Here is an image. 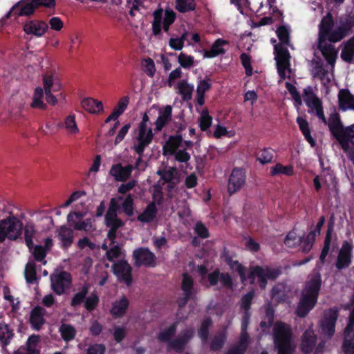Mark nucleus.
I'll return each mask as SVG.
<instances>
[{
  "instance_id": "obj_1",
  "label": "nucleus",
  "mask_w": 354,
  "mask_h": 354,
  "mask_svg": "<svg viewBox=\"0 0 354 354\" xmlns=\"http://www.w3.org/2000/svg\"><path fill=\"white\" fill-rule=\"evenodd\" d=\"M322 283V277L319 272H315L308 276L296 309V313L299 317H306L313 308L317 303Z\"/></svg>"
},
{
  "instance_id": "obj_2",
  "label": "nucleus",
  "mask_w": 354,
  "mask_h": 354,
  "mask_svg": "<svg viewBox=\"0 0 354 354\" xmlns=\"http://www.w3.org/2000/svg\"><path fill=\"white\" fill-rule=\"evenodd\" d=\"M192 142L183 140L179 134L171 136L163 146L164 154H174L175 159L181 162H185L190 158V156L185 151V147L191 146Z\"/></svg>"
},
{
  "instance_id": "obj_3",
  "label": "nucleus",
  "mask_w": 354,
  "mask_h": 354,
  "mask_svg": "<svg viewBox=\"0 0 354 354\" xmlns=\"http://www.w3.org/2000/svg\"><path fill=\"white\" fill-rule=\"evenodd\" d=\"M274 341L278 354H291L295 347L291 344V330L288 325L277 322L273 328Z\"/></svg>"
},
{
  "instance_id": "obj_4",
  "label": "nucleus",
  "mask_w": 354,
  "mask_h": 354,
  "mask_svg": "<svg viewBox=\"0 0 354 354\" xmlns=\"http://www.w3.org/2000/svg\"><path fill=\"white\" fill-rule=\"evenodd\" d=\"M22 222L14 216H8L0 221V242H3L6 238L15 241L21 235Z\"/></svg>"
},
{
  "instance_id": "obj_5",
  "label": "nucleus",
  "mask_w": 354,
  "mask_h": 354,
  "mask_svg": "<svg viewBox=\"0 0 354 354\" xmlns=\"http://www.w3.org/2000/svg\"><path fill=\"white\" fill-rule=\"evenodd\" d=\"M122 196L117 198L111 199L109 207L105 216V222L107 227L110 228L108 233V238L114 243V239L116 237V230L123 225L121 220L117 218V211L118 209V202L122 201Z\"/></svg>"
},
{
  "instance_id": "obj_6",
  "label": "nucleus",
  "mask_w": 354,
  "mask_h": 354,
  "mask_svg": "<svg viewBox=\"0 0 354 354\" xmlns=\"http://www.w3.org/2000/svg\"><path fill=\"white\" fill-rule=\"evenodd\" d=\"M338 315V310L336 308H328L324 311L322 317L319 322V334L323 338L330 339L334 335Z\"/></svg>"
},
{
  "instance_id": "obj_7",
  "label": "nucleus",
  "mask_w": 354,
  "mask_h": 354,
  "mask_svg": "<svg viewBox=\"0 0 354 354\" xmlns=\"http://www.w3.org/2000/svg\"><path fill=\"white\" fill-rule=\"evenodd\" d=\"M129 103V96L122 97L113 108L111 115L106 118L103 127H109L108 133H115L118 127L120 125L118 118L125 111Z\"/></svg>"
},
{
  "instance_id": "obj_8",
  "label": "nucleus",
  "mask_w": 354,
  "mask_h": 354,
  "mask_svg": "<svg viewBox=\"0 0 354 354\" xmlns=\"http://www.w3.org/2000/svg\"><path fill=\"white\" fill-rule=\"evenodd\" d=\"M50 281L53 291L61 295L71 286V276L67 272L55 270L50 276Z\"/></svg>"
},
{
  "instance_id": "obj_9",
  "label": "nucleus",
  "mask_w": 354,
  "mask_h": 354,
  "mask_svg": "<svg viewBox=\"0 0 354 354\" xmlns=\"http://www.w3.org/2000/svg\"><path fill=\"white\" fill-rule=\"evenodd\" d=\"M335 26V21L331 12H328L325 16H324L318 26V40L320 42H326L328 41L330 43H335V41H333L330 39L331 35L333 34V27Z\"/></svg>"
},
{
  "instance_id": "obj_10",
  "label": "nucleus",
  "mask_w": 354,
  "mask_h": 354,
  "mask_svg": "<svg viewBox=\"0 0 354 354\" xmlns=\"http://www.w3.org/2000/svg\"><path fill=\"white\" fill-rule=\"evenodd\" d=\"M194 335V328L186 327L174 339L169 342V348L175 350L176 352H182Z\"/></svg>"
},
{
  "instance_id": "obj_11",
  "label": "nucleus",
  "mask_w": 354,
  "mask_h": 354,
  "mask_svg": "<svg viewBox=\"0 0 354 354\" xmlns=\"http://www.w3.org/2000/svg\"><path fill=\"white\" fill-rule=\"evenodd\" d=\"M352 243L346 241H344L339 251L335 263L337 270L340 271L350 266L352 260Z\"/></svg>"
},
{
  "instance_id": "obj_12",
  "label": "nucleus",
  "mask_w": 354,
  "mask_h": 354,
  "mask_svg": "<svg viewBox=\"0 0 354 354\" xmlns=\"http://www.w3.org/2000/svg\"><path fill=\"white\" fill-rule=\"evenodd\" d=\"M343 348L347 354L354 353V308L350 313L348 323L344 330Z\"/></svg>"
},
{
  "instance_id": "obj_13",
  "label": "nucleus",
  "mask_w": 354,
  "mask_h": 354,
  "mask_svg": "<svg viewBox=\"0 0 354 354\" xmlns=\"http://www.w3.org/2000/svg\"><path fill=\"white\" fill-rule=\"evenodd\" d=\"M133 257L135 260L136 266H153L155 265L156 257L147 248H140L135 250L133 252Z\"/></svg>"
},
{
  "instance_id": "obj_14",
  "label": "nucleus",
  "mask_w": 354,
  "mask_h": 354,
  "mask_svg": "<svg viewBox=\"0 0 354 354\" xmlns=\"http://www.w3.org/2000/svg\"><path fill=\"white\" fill-rule=\"evenodd\" d=\"M354 27V17H349L344 21H340V25L334 28L330 39L335 43L342 41L352 32Z\"/></svg>"
},
{
  "instance_id": "obj_15",
  "label": "nucleus",
  "mask_w": 354,
  "mask_h": 354,
  "mask_svg": "<svg viewBox=\"0 0 354 354\" xmlns=\"http://www.w3.org/2000/svg\"><path fill=\"white\" fill-rule=\"evenodd\" d=\"M48 25L41 20L32 19L26 21L23 30L27 35H32L37 37H42L48 30Z\"/></svg>"
},
{
  "instance_id": "obj_16",
  "label": "nucleus",
  "mask_w": 354,
  "mask_h": 354,
  "mask_svg": "<svg viewBox=\"0 0 354 354\" xmlns=\"http://www.w3.org/2000/svg\"><path fill=\"white\" fill-rule=\"evenodd\" d=\"M114 274L120 281H124L127 286L131 283V268L124 260L115 262L112 266Z\"/></svg>"
},
{
  "instance_id": "obj_17",
  "label": "nucleus",
  "mask_w": 354,
  "mask_h": 354,
  "mask_svg": "<svg viewBox=\"0 0 354 354\" xmlns=\"http://www.w3.org/2000/svg\"><path fill=\"white\" fill-rule=\"evenodd\" d=\"M245 183V174L242 169H234L228 181L227 189L230 194L239 190Z\"/></svg>"
},
{
  "instance_id": "obj_18",
  "label": "nucleus",
  "mask_w": 354,
  "mask_h": 354,
  "mask_svg": "<svg viewBox=\"0 0 354 354\" xmlns=\"http://www.w3.org/2000/svg\"><path fill=\"white\" fill-rule=\"evenodd\" d=\"M313 324L301 336L300 348L304 353H311L316 346L317 337L313 329Z\"/></svg>"
},
{
  "instance_id": "obj_19",
  "label": "nucleus",
  "mask_w": 354,
  "mask_h": 354,
  "mask_svg": "<svg viewBox=\"0 0 354 354\" xmlns=\"http://www.w3.org/2000/svg\"><path fill=\"white\" fill-rule=\"evenodd\" d=\"M326 124L330 133H354V124L344 127L340 120L339 115L337 113L330 115Z\"/></svg>"
},
{
  "instance_id": "obj_20",
  "label": "nucleus",
  "mask_w": 354,
  "mask_h": 354,
  "mask_svg": "<svg viewBox=\"0 0 354 354\" xmlns=\"http://www.w3.org/2000/svg\"><path fill=\"white\" fill-rule=\"evenodd\" d=\"M172 118V107L170 105H167L163 108L158 109V118L154 120V131H161L162 129L171 122Z\"/></svg>"
},
{
  "instance_id": "obj_21",
  "label": "nucleus",
  "mask_w": 354,
  "mask_h": 354,
  "mask_svg": "<svg viewBox=\"0 0 354 354\" xmlns=\"http://www.w3.org/2000/svg\"><path fill=\"white\" fill-rule=\"evenodd\" d=\"M36 9L34 0H20L12 6V10H17V17H30Z\"/></svg>"
},
{
  "instance_id": "obj_22",
  "label": "nucleus",
  "mask_w": 354,
  "mask_h": 354,
  "mask_svg": "<svg viewBox=\"0 0 354 354\" xmlns=\"http://www.w3.org/2000/svg\"><path fill=\"white\" fill-rule=\"evenodd\" d=\"M274 50L277 66H289L290 55L287 48L281 44H275Z\"/></svg>"
},
{
  "instance_id": "obj_23",
  "label": "nucleus",
  "mask_w": 354,
  "mask_h": 354,
  "mask_svg": "<svg viewBox=\"0 0 354 354\" xmlns=\"http://www.w3.org/2000/svg\"><path fill=\"white\" fill-rule=\"evenodd\" d=\"M317 48L321 51L322 55L329 64H334L337 58V52L332 44L326 42L317 41Z\"/></svg>"
},
{
  "instance_id": "obj_24",
  "label": "nucleus",
  "mask_w": 354,
  "mask_h": 354,
  "mask_svg": "<svg viewBox=\"0 0 354 354\" xmlns=\"http://www.w3.org/2000/svg\"><path fill=\"white\" fill-rule=\"evenodd\" d=\"M339 107L342 111L352 109L354 105V95L348 89L343 88L338 93Z\"/></svg>"
},
{
  "instance_id": "obj_25",
  "label": "nucleus",
  "mask_w": 354,
  "mask_h": 354,
  "mask_svg": "<svg viewBox=\"0 0 354 354\" xmlns=\"http://www.w3.org/2000/svg\"><path fill=\"white\" fill-rule=\"evenodd\" d=\"M153 138V134H136L133 138V149L142 156L145 148L149 145Z\"/></svg>"
},
{
  "instance_id": "obj_26",
  "label": "nucleus",
  "mask_w": 354,
  "mask_h": 354,
  "mask_svg": "<svg viewBox=\"0 0 354 354\" xmlns=\"http://www.w3.org/2000/svg\"><path fill=\"white\" fill-rule=\"evenodd\" d=\"M133 167L128 165L127 167H122L120 164L112 166L110 170V174L113 176L118 181H124L127 180L131 174Z\"/></svg>"
},
{
  "instance_id": "obj_27",
  "label": "nucleus",
  "mask_w": 354,
  "mask_h": 354,
  "mask_svg": "<svg viewBox=\"0 0 354 354\" xmlns=\"http://www.w3.org/2000/svg\"><path fill=\"white\" fill-rule=\"evenodd\" d=\"M81 105L84 110L93 114L100 113L104 110L102 102L92 97L84 98L81 102Z\"/></svg>"
},
{
  "instance_id": "obj_28",
  "label": "nucleus",
  "mask_w": 354,
  "mask_h": 354,
  "mask_svg": "<svg viewBox=\"0 0 354 354\" xmlns=\"http://www.w3.org/2000/svg\"><path fill=\"white\" fill-rule=\"evenodd\" d=\"M129 305V301L128 299L123 296L113 303L110 313L114 317H120L126 313Z\"/></svg>"
},
{
  "instance_id": "obj_29",
  "label": "nucleus",
  "mask_w": 354,
  "mask_h": 354,
  "mask_svg": "<svg viewBox=\"0 0 354 354\" xmlns=\"http://www.w3.org/2000/svg\"><path fill=\"white\" fill-rule=\"evenodd\" d=\"M153 109H150L143 114L142 121L138 126V133H153L154 126V118H151Z\"/></svg>"
},
{
  "instance_id": "obj_30",
  "label": "nucleus",
  "mask_w": 354,
  "mask_h": 354,
  "mask_svg": "<svg viewBox=\"0 0 354 354\" xmlns=\"http://www.w3.org/2000/svg\"><path fill=\"white\" fill-rule=\"evenodd\" d=\"M308 113H314L322 122L326 124L327 120L324 115L322 101L319 98H315L308 104Z\"/></svg>"
},
{
  "instance_id": "obj_31",
  "label": "nucleus",
  "mask_w": 354,
  "mask_h": 354,
  "mask_svg": "<svg viewBox=\"0 0 354 354\" xmlns=\"http://www.w3.org/2000/svg\"><path fill=\"white\" fill-rule=\"evenodd\" d=\"M227 44V41L223 39H217L212 44L211 48L204 52V57L213 58L216 57L219 55H223L225 53V50L223 46Z\"/></svg>"
},
{
  "instance_id": "obj_32",
  "label": "nucleus",
  "mask_w": 354,
  "mask_h": 354,
  "mask_svg": "<svg viewBox=\"0 0 354 354\" xmlns=\"http://www.w3.org/2000/svg\"><path fill=\"white\" fill-rule=\"evenodd\" d=\"M46 310L40 307H35L30 314V323L33 328L36 330H39L44 323V315Z\"/></svg>"
},
{
  "instance_id": "obj_33",
  "label": "nucleus",
  "mask_w": 354,
  "mask_h": 354,
  "mask_svg": "<svg viewBox=\"0 0 354 354\" xmlns=\"http://www.w3.org/2000/svg\"><path fill=\"white\" fill-rule=\"evenodd\" d=\"M341 58L347 63H351L354 58V35L346 41L341 52Z\"/></svg>"
},
{
  "instance_id": "obj_34",
  "label": "nucleus",
  "mask_w": 354,
  "mask_h": 354,
  "mask_svg": "<svg viewBox=\"0 0 354 354\" xmlns=\"http://www.w3.org/2000/svg\"><path fill=\"white\" fill-rule=\"evenodd\" d=\"M249 342H247V337L245 334L240 335L239 342L231 346L225 354H244L246 351Z\"/></svg>"
},
{
  "instance_id": "obj_35",
  "label": "nucleus",
  "mask_w": 354,
  "mask_h": 354,
  "mask_svg": "<svg viewBox=\"0 0 354 354\" xmlns=\"http://www.w3.org/2000/svg\"><path fill=\"white\" fill-rule=\"evenodd\" d=\"M333 215L330 217V222L328 223V229L327 234L326 236L325 241H324V248L322 250V252H321V254L319 257V261L322 264L324 263L325 259H326V256L328 255L329 250H330L331 232L333 231Z\"/></svg>"
},
{
  "instance_id": "obj_36",
  "label": "nucleus",
  "mask_w": 354,
  "mask_h": 354,
  "mask_svg": "<svg viewBox=\"0 0 354 354\" xmlns=\"http://www.w3.org/2000/svg\"><path fill=\"white\" fill-rule=\"evenodd\" d=\"M58 238L62 242L63 247L68 248L73 241V230L66 226H62L58 231Z\"/></svg>"
},
{
  "instance_id": "obj_37",
  "label": "nucleus",
  "mask_w": 354,
  "mask_h": 354,
  "mask_svg": "<svg viewBox=\"0 0 354 354\" xmlns=\"http://www.w3.org/2000/svg\"><path fill=\"white\" fill-rule=\"evenodd\" d=\"M222 257L231 268L236 270L239 272L241 279L243 281L245 280V268L237 261L232 260L227 250H224Z\"/></svg>"
},
{
  "instance_id": "obj_38",
  "label": "nucleus",
  "mask_w": 354,
  "mask_h": 354,
  "mask_svg": "<svg viewBox=\"0 0 354 354\" xmlns=\"http://www.w3.org/2000/svg\"><path fill=\"white\" fill-rule=\"evenodd\" d=\"M157 208L154 203H151L142 214L138 216V220L143 223L152 221L156 216Z\"/></svg>"
},
{
  "instance_id": "obj_39",
  "label": "nucleus",
  "mask_w": 354,
  "mask_h": 354,
  "mask_svg": "<svg viewBox=\"0 0 354 354\" xmlns=\"http://www.w3.org/2000/svg\"><path fill=\"white\" fill-rule=\"evenodd\" d=\"M175 4L176 9L181 13L194 11L196 7L194 0H176Z\"/></svg>"
},
{
  "instance_id": "obj_40",
  "label": "nucleus",
  "mask_w": 354,
  "mask_h": 354,
  "mask_svg": "<svg viewBox=\"0 0 354 354\" xmlns=\"http://www.w3.org/2000/svg\"><path fill=\"white\" fill-rule=\"evenodd\" d=\"M179 94L181 95L184 101H188L192 99L194 86L187 83L186 80H182L178 86Z\"/></svg>"
},
{
  "instance_id": "obj_41",
  "label": "nucleus",
  "mask_w": 354,
  "mask_h": 354,
  "mask_svg": "<svg viewBox=\"0 0 354 354\" xmlns=\"http://www.w3.org/2000/svg\"><path fill=\"white\" fill-rule=\"evenodd\" d=\"M162 10L158 9L153 12V21L152 22V32L156 37L161 35Z\"/></svg>"
},
{
  "instance_id": "obj_42",
  "label": "nucleus",
  "mask_w": 354,
  "mask_h": 354,
  "mask_svg": "<svg viewBox=\"0 0 354 354\" xmlns=\"http://www.w3.org/2000/svg\"><path fill=\"white\" fill-rule=\"evenodd\" d=\"M251 277H257L259 279L260 286L261 288H265L266 286V268H263L259 266H256L252 268L251 273Z\"/></svg>"
},
{
  "instance_id": "obj_43",
  "label": "nucleus",
  "mask_w": 354,
  "mask_h": 354,
  "mask_svg": "<svg viewBox=\"0 0 354 354\" xmlns=\"http://www.w3.org/2000/svg\"><path fill=\"white\" fill-rule=\"evenodd\" d=\"M13 335L12 330L10 329L7 324H0V341L3 346H6L10 343Z\"/></svg>"
},
{
  "instance_id": "obj_44",
  "label": "nucleus",
  "mask_w": 354,
  "mask_h": 354,
  "mask_svg": "<svg viewBox=\"0 0 354 354\" xmlns=\"http://www.w3.org/2000/svg\"><path fill=\"white\" fill-rule=\"evenodd\" d=\"M276 34L280 41L279 44L283 46H288L290 44V31L286 26H279L276 30Z\"/></svg>"
},
{
  "instance_id": "obj_45",
  "label": "nucleus",
  "mask_w": 354,
  "mask_h": 354,
  "mask_svg": "<svg viewBox=\"0 0 354 354\" xmlns=\"http://www.w3.org/2000/svg\"><path fill=\"white\" fill-rule=\"evenodd\" d=\"M344 151H348L349 142L354 146V134H333Z\"/></svg>"
},
{
  "instance_id": "obj_46",
  "label": "nucleus",
  "mask_w": 354,
  "mask_h": 354,
  "mask_svg": "<svg viewBox=\"0 0 354 354\" xmlns=\"http://www.w3.org/2000/svg\"><path fill=\"white\" fill-rule=\"evenodd\" d=\"M182 290L184 292V295H186V297H192L194 293L193 280L187 274H183Z\"/></svg>"
},
{
  "instance_id": "obj_47",
  "label": "nucleus",
  "mask_w": 354,
  "mask_h": 354,
  "mask_svg": "<svg viewBox=\"0 0 354 354\" xmlns=\"http://www.w3.org/2000/svg\"><path fill=\"white\" fill-rule=\"evenodd\" d=\"M59 331L62 338L66 341H69L75 337L76 330L72 326L69 324H62L60 326Z\"/></svg>"
},
{
  "instance_id": "obj_48",
  "label": "nucleus",
  "mask_w": 354,
  "mask_h": 354,
  "mask_svg": "<svg viewBox=\"0 0 354 354\" xmlns=\"http://www.w3.org/2000/svg\"><path fill=\"white\" fill-rule=\"evenodd\" d=\"M177 322L174 323L167 329L162 331L158 335V339L161 342H168L169 343L171 338L174 335L176 331Z\"/></svg>"
},
{
  "instance_id": "obj_49",
  "label": "nucleus",
  "mask_w": 354,
  "mask_h": 354,
  "mask_svg": "<svg viewBox=\"0 0 354 354\" xmlns=\"http://www.w3.org/2000/svg\"><path fill=\"white\" fill-rule=\"evenodd\" d=\"M226 339V333L221 332L218 335H216L211 344V349L213 351L220 350L224 345Z\"/></svg>"
},
{
  "instance_id": "obj_50",
  "label": "nucleus",
  "mask_w": 354,
  "mask_h": 354,
  "mask_svg": "<svg viewBox=\"0 0 354 354\" xmlns=\"http://www.w3.org/2000/svg\"><path fill=\"white\" fill-rule=\"evenodd\" d=\"M293 173L292 167L291 166H283L281 164H277L275 166L271 168V174L275 176L277 174H285L290 176Z\"/></svg>"
},
{
  "instance_id": "obj_51",
  "label": "nucleus",
  "mask_w": 354,
  "mask_h": 354,
  "mask_svg": "<svg viewBox=\"0 0 354 354\" xmlns=\"http://www.w3.org/2000/svg\"><path fill=\"white\" fill-rule=\"evenodd\" d=\"M178 62L184 68H189L194 64V57L185 53H180L178 57Z\"/></svg>"
},
{
  "instance_id": "obj_52",
  "label": "nucleus",
  "mask_w": 354,
  "mask_h": 354,
  "mask_svg": "<svg viewBox=\"0 0 354 354\" xmlns=\"http://www.w3.org/2000/svg\"><path fill=\"white\" fill-rule=\"evenodd\" d=\"M315 232L312 231L308 234L306 238H305L304 240L301 239V241L299 243H301L302 244V252H308L311 250L315 240Z\"/></svg>"
},
{
  "instance_id": "obj_53",
  "label": "nucleus",
  "mask_w": 354,
  "mask_h": 354,
  "mask_svg": "<svg viewBox=\"0 0 354 354\" xmlns=\"http://www.w3.org/2000/svg\"><path fill=\"white\" fill-rule=\"evenodd\" d=\"M35 234V227L32 224L28 223L24 227L25 241L27 246L30 248L32 246V238Z\"/></svg>"
},
{
  "instance_id": "obj_54",
  "label": "nucleus",
  "mask_w": 354,
  "mask_h": 354,
  "mask_svg": "<svg viewBox=\"0 0 354 354\" xmlns=\"http://www.w3.org/2000/svg\"><path fill=\"white\" fill-rule=\"evenodd\" d=\"M212 118L207 112H203L199 118L198 123L201 130L206 131L212 124Z\"/></svg>"
},
{
  "instance_id": "obj_55",
  "label": "nucleus",
  "mask_w": 354,
  "mask_h": 354,
  "mask_svg": "<svg viewBox=\"0 0 354 354\" xmlns=\"http://www.w3.org/2000/svg\"><path fill=\"white\" fill-rule=\"evenodd\" d=\"M25 277L28 283H32L37 279L35 266L32 263H28L25 268Z\"/></svg>"
},
{
  "instance_id": "obj_56",
  "label": "nucleus",
  "mask_w": 354,
  "mask_h": 354,
  "mask_svg": "<svg viewBox=\"0 0 354 354\" xmlns=\"http://www.w3.org/2000/svg\"><path fill=\"white\" fill-rule=\"evenodd\" d=\"M176 173L177 171L175 167H169L168 169L158 170L157 171V174L160 176L162 180H163L164 182H171L174 179Z\"/></svg>"
},
{
  "instance_id": "obj_57",
  "label": "nucleus",
  "mask_w": 354,
  "mask_h": 354,
  "mask_svg": "<svg viewBox=\"0 0 354 354\" xmlns=\"http://www.w3.org/2000/svg\"><path fill=\"white\" fill-rule=\"evenodd\" d=\"M274 151L271 149H263L261 153L258 156L257 160L264 165L270 162L273 158Z\"/></svg>"
},
{
  "instance_id": "obj_58",
  "label": "nucleus",
  "mask_w": 354,
  "mask_h": 354,
  "mask_svg": "<svg viewBox=\"0 0 354 354\" xmlns=\"http://www.w3.org/2000/svg\"><path fill=\"white\" fill-rule=\"evenodd\" d=\"M142 66L144 67V71L146 73V74L151 77H153L156 72L153 60L151 58L145 59L142 62Z\"/></svg>"
},
{
  "instance_id": "obj_59",
  "label": "nucleus",
  "mask_w": 354,
  "mask_h": 354,
  "mask_svg": "<svg viewBox=\"0 0 354 354\" xmlns=\"http://www.w3.org/2000/svg\"><path fill=\"white\" fill-rule=\"evenodd\" d=\"M133 198L130 194H129L124 200L122 204L124 212L129 216H132L133 214Z\"/></svg>"
},
{
  "instance_id": "obj_60",
  "label": "nucleus",
  "mask_w": 354,
  "mask_h": 354,
  "mask_svg": "<svg viewBox=\"0 0 354 354\" xmlns=\"http://www.w3.org/2000/svg\"><path fill=\"white\" fill-rule=\"evenodd\" d=\"M285 292V286L283 284H277L271 290V296L272 299H276L277 301L283 299Z\"/></svg>"
},
{
  "instance_id": "obj_61",
  "label": "nucleus",
  "mask_w": 354,
  "mask_h": 354,
  "mask_svg": "<svg viewBox=\"0 0 354 354\" xmlns=\"http://www.w3.org/2000/svg\"><path fill=\"white\" fill-rule=\"evenodd\" d=\"M301 241V238H297V234L294 232H290L286 237L284 243L289 248H295L299 242Z\"/></svg>"
},
{
  "instance_id": "obj_62",
  "label": "nucleus",
  "mask_w": 354,
  "mask_h": 354,
  "mask_svg": "<svg viewBox=\"0 0 354 354\" xmlns=\"http://www.w3.org/2000/svg\"><path fill=\"white\" fill-rule=\"evenodd\" d=\"M74 229L76 230H83L85 232L91 231L93 229L91 219L87 218L84 221L75 223L74 225Z\"/></svg>"
},
{
  "instance_id": "obj_63",
  "label": "nucleus",
  "mask_w": 354,
  "mask_h": 354,
  "mask_svg": "<svg viewBox=\"0 0 354 354\" xmlns=\"http://www.w3.org/2000/svg\"><path fill=\"white\" fill-rule=\"evenodd\" d=\"M318 97L314 93L312 86H308L304 89L303 98L306 104H308L311 101H313L315 98Z\"/></svg>"
},
{
  "instance_id": "obj_64",
  "label": "nucleus",
  "mask_w": 354,
  "mask_h": 354,
  "mask_svg": "<svg viewBox=\"0 0 354 354\" xmlns=\"http://www.w3.org/2000/svg\"><path fill=\"white\" fill-rule=\"evenodd\" d=\"M50 28L55 31H59L64 27V22L58 17H53L48 21Z\"/></svg>"
}]
</instances>
